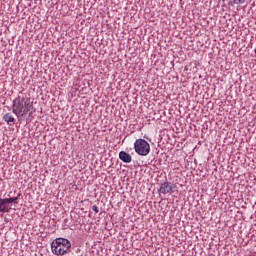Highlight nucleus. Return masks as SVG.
<instances>
[{"instance_id":"nucleus-1","label":"nucleus","mask_w":256,"mask_h":256,"mask_svg":"<svg viewBox=\"0 0 256 256\" xmlns=\"http://www.w3.org/2000/svg\"><path fill=\"white\" fill-rule=\"evenodd\" d=\"M33 109V101H31V98L17 96L13 100L12 113L16 115L17 119L26 117V115H32Z\"/></svg>"},{"instance_id":"nucleus-2","label":"nucleus","mask_w":256,"mask_h":256,"mask_svg":"<svg viewBox=\"0 0 256 256\" xmlns=\"http://www.w3.org/2000/svg\"><path fill=\"white\" fill-rule=\"evenodd\" d=\"M53 255L63 256L71 251V241L66 238H56L51 243Z\"/></svg>"},{"instance_id":"nucleus-3","label":"nucleus","mask_w":256,"mask_h":256,"mask_svg":"<svg viewBox=\"0 0 256 256\" xmlns=\"http://www.w3.org/2000/svg\"><path fill=\"white\" fill-rule=\"evenodd\" d=\"M134 150L137 155L147 157V154L151 153V146L145 139L140 138L134 142Z\"/></svg>"},{"instance_id":"nucleus-4","label":"nucleus","mask_w":256,"mask_h":256,"mask_svg":"<svg viewBox=\"0 0 256 256\" xmlns=\"http://www.w3.org/2000/svg\"><path fill=\"white\" fill-rule=\"evenodd\" d=\"M19 196L20 194L16 197L0 198V213H9L11 211V205H17L19 203Z\"/></svg>"},{"instance_id":"nucleus-5","label":"nucleus","mask_w":256,"mask_h":256,"mask_svg":"<svg viewBox=\"0 0 256 256\" xmlns=\"http://www.w3.org/2000/svg\"><path fill=\"white\" fill-rule=\"evenodd\" d=\"M173 191V184L170 182H164L161 184L159 192L162 193V195H167V193H171Z\"/></svg>"},{"instance_id":"nucleus-6","label":"nucleus","mask_w":256,"mask_h":256,"mask_svg":"<svg viewBox=\"0 0 256 256\" xmlns=\"http://www.w3.org/2000/svg\"><path fill=\"white\" fill-rule=\"evenodd\" d=\"M119 159L120 161H123V163H131V161H133V157H131V154L125 151L119 152Z\"/></svg>"},{"instance_id":"nucleus-7","label":"nucleus","mask_w":256,"mask_h":256,"mask_svg":"<svg viewBox=\"0 0 256 256\" xmlns=\"http://www.w3.org/2000/svg\"><path fill=\"white\" fill-rule=\"evenodd\" d=\"M4 121L7 123V125H13L15 124V117L11 113H6L3 116Z\"/></svg>"},{"instance_id":"nucleus-8","label":"nucleus","mask_w":256,"mask_h":256,"mask_svg":"<svg viewBox=\"0 0 256 256\" xmlns=\"http://www.w3.org/2000/svg\"><path fill=\"white\" fill-rule=\"evenodd\" d=\"M245 3V0H229V5L231 7H235V5H243Z\"/></svg>"},{"instance_id":"nucleus-9","label":"nucleus","mask_w":256,"mask_h":256,"mask_svg":"<svg viewBox=\"0 0 256 256\" xmlns=\"http://www.w3.org/2000/svg\"><path fill=\"white\" fill-rule=\"evenodd\" d=\"M92 211H94L95 213H99V207H97V205H93Z\"/></svg>"}]
</instances>
